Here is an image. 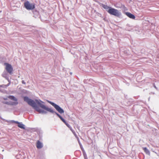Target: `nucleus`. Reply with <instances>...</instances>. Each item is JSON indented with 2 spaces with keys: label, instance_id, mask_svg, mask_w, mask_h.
<instances>
[{
  "label": "nucleus",
  "instance_id": "nucleus-1",
  "mask_svg": "<svg viewBox=\"0 0 159 159\" xmlns=\"http://www.w3.org/2000/svg\"><path fill=\"white\" fill-rule=\"evenodd\" d=\"M24 100L29 105L35 109L39 113H46V112L42 109H40L39 107H37V104L39 105L40 107L44 110L50 112L52 113H55L59 118L61 116L58 113L55 112L51 108H48L46 107L45 105L41 103L38 100H35V101L29 99L27 97H25L24 98Z\"/></svg>",
  "mask_w": 159,
  "mask_h": 159
},
{
  "label": "nucleus",
  "instance_id": "nucleus-2",
  "mask_svg": "<svg viewBox=\"0 0 159 159\" xmlns=\"http://www.w3.org/2000/svg\"><path fill=\"white\" fill-rule=\"evenodd\" d=\"M8 98L14 101V102L4 101L3 102V103L11 106H16L18 104L17 99L14 96L10 95L8 96Z\"/></svg>",
  "mask_w": 159,
  "mask_h": 159
},
{
  "label": "nucleus",
  "instance_id": "nucleus-3",
  "mask_svg": "<svg viewBox=\"0 0 159 159\" xmlns=\"http://www.w3.org/2000/svg\"><path fill=\"white\" fill-rule=\"evenodd\" d=\"M107 11L110 14L117 17L119 16L121 14V13L118 10L112 7L108 10Z\"/></svg>",
  "mask_w": 159,
  "mask_h": 159
},
{
  "label": "nucleus",
  "instance_id": "nucleus-4",
  "mask_svg": "<svg viewBox=\"0 0 159 159\" xmlns=\"http://www.w3.org/2000/svg\"><path fill=\"white\" fill-rule=\"evenodd\" d=\"M24 7L28 10H32L35 8V4L34 3H30L29 2L27 1L24 3Z\"/></svg>",
  "mask_w": 159,
  "mask_h": 159
},
{
  "label": "nucleus",
  "instance_id": "nucleus-5",
  "mask_svg": "<svg viewBox=\"0 0 159 159\" xmlns=\"http://www.w3.org/2000/svg\"><path fill=\"white\" fill-rule=\"evenodd\" d=\"M49 102L55 108L56 110L60 113H62L64 112V110L58 105L51 102L49 101Z\"/></svg>",
  "mask_w": 159,
  "mask_h": 159
},
{
  "label": "nucleus",
  "instance_id": "nucleus-6",
  "mask_svg": "<svg viewBox=\"0 0 159 159\" xmlns=\"http://www.w3.org/2000/svg\"><path fill=\"white\" fill-rule=\"evenodd\" d=\"M4 65L6 66V69L7 71L10 74H11L13 71V68L11 66L7 63H5Z\"/></svg>",
  "mask_w": 159,
  "mask_h": 159
},
{
  "label": "nucleus",
  "instance_id": "nucleus-7",
  "mask_svg": "<svg viewBox=\"0 0 159 159\" xmlns=\"http://www.w3.org/2000/svg\"><path fill=\"white\" fill-rule=\"evenodd\" d=\"M125 14L130 18L133 19H134L135 18V16L134 15L132 14L131 13L129 12H126L125 13Z\"/></svg>",
  "mask_w": 159,
  "mask_h": 159
},
{
  "label": "nucleus",
  "instance_id": "nucleus-8",
  "mask_svg": "<svg viewBox=\"0 0 159 159\" xmlns=\"http://www.w3.org/2000/svg\"><path fill=\"white\" fill-rule=\"evenodd\" d=\"M43 147L42 143L39 140H38L36 143V147L37 148L40 149Z\"/></svg>",
  "mask_w": 159,
  "mask_h": 159
},
{
  "label": "nucleus",
  "instance_id": "nucleus-9",
  "mask_svg": "<svg viewBox=\"0 0 159 159\" xmlns=\"http://www.w3.org/2000/svg\"><path fill=\"white\" fill-rule=\"evenodd\" d=\"M102 7L105 9H106L107 11L108 10H107L110 9L111 7H109L107 5H105L104 4L102 5Z\"/></svg>",
  "mask_w": 159,
  "mask_h": 159
},
{
  "label": "nucleus",
  "instance_id": "nucleus-10",
  "mask_svg": "<svg viewBox=\"0 0 159 159\" xmlns=\"http://www.w3.org/2000/svg\"><path fill=\"white\" fill-rule=\"evenodd\" d=\"M143 149L146 154L148 155H150V153L149 151L146 148H143Z\"/></svg>",
  "mask_w": 159,
  "mask_h": 159
},
{
  "label": "nucleus",
  "instance_id": "nucleus-11",
  "mask_svg": "<svg viewBox=\"0 0 159 159\" xmlns=\"http://www.w3.org/2000/svg\"><path fill=\"white\" fill-rule=\"evenodd\" d=\"M18 126L19 127L24 129H25V127H24V125L22 124L21 123H20L18 125Z\"/></svg>",
  "mask_w": 159,
  "mask_h": 159
},
{
  "label": "nucleus",
  "instance_id": "nucleus-12",
  "mask_svg": "<svg viewBox=\"0 0 159 159\" xmlns=\"http://www.w3.org/2000/svg\"><path fill=\"white\" fill-rule=\"evenodd\" d=\"M66 125L69 128H71V126H70V125L68 123H67L66 122L65 123Z\"/></svg>",
  "mask_w": 159,
  "mask_h": 159
},
{
  "label": "nucleus",
  "instance_id": "nucleus-13",
  "mask_svg": "<svg viewBox=\"0 0 159 159\" xmlns=\"http://www.w3.org/2000/svg\"><path fill=\"white\" fill-rule=\"evenodd\" d=\"M60 118L64 123L66 122L65 120L62 117Z\"/></svg>",
  "mask_w": 159,
  "mask_h": 159
},
{
  "label": "nucleus",
  "instance_id": "nucleus-14",
  "mask_svg": "<svg viewBox=\"0 0 159 159\" xmlns=\"http://www.w3.org/2000/svg\"><path fill=\"white\" fill-rule=\"evenodd\" d=\"M60 118L64 123L66 122L65 120L62 117Z\"/></svg>",
  "mask_w": 159,
  "mask_h": 159
},
{
  "label": "nucleus",
  "instance_id": "nucleus-15",
  "mask_svg": "<svg viewBox=\"0 0 159 159\" xmlns=\"http://www.w3.org/2000/svg\"><path fill=\"white\" fill-rule=\"evenodd\" d=\"M22 83L23 84H25V82L24 81V80H22Z\"/></svg>",
  "mask_w": 159,
  "mask_h": 159
},
{
  "label": "nucleus",
  "instance_id": "nucleus-16",
  "mask_svg": "<svg viewBox=\"0 0 159 159\" xmlns=\"http://www.w3.org/2000/svg\"><path fill=\"white\" fill-rule=\"evenodd\" d=\"M14 122L16 123L18 125L20 123L19 122H18V121H14Z\"/></svg>",
  "mask_w": 159,
  "mask_h": 159
},
{
  "label": "nucleus",
  "instance_id": "nucleus-17",
  "mask_svg": "<svg viewBox=\"0 0 159 159\" xmlns=\"http://www.w3.org/2000/svg\"><path fill=\"white\" fill-rule=\"evenodd\" d=\"M154 87L155 89H157V88L156 87V86L154 84Z\"/></svg>",
  "mask_w": 159,
  "mask_h": 159
},
{
  "label": "nucleus",
  "instance_id": "nucleus-18",
  "mask_svg": "<svg viewBox=\"0 0 159 159\" xmlns=\"http://www.w3.org/2000/svg\"><path fill=\"white\" fill-rule=\"evenodd\" d=\"M4 99L5 100H7V98H4Z\"/></svg>",
  "mask_w": 159,
  "mask_h": 159
}]
</instances>
